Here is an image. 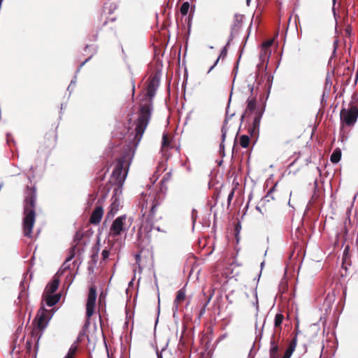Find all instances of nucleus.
I'll list each match as a JSON object with an SVG mask.
<instances>
[{"label":"nucleus","mask_w":358,"mask_h":358,"mask_svg":"<svg viewBox=\"0 0 358 358\" xmlns=\"http://www.w3.org/2000/svg\"><path fill=\"white\" fill-rule=\"evenodd\" d=\"M135 259H136V263L139 264L140 261H141V254L140 253L136 254Z\"/></svg>","instance_id":"obj_39"},{"label":"nucleus","mask_w":358,"mask_h":358,"mask_svg":"<svg viewBox=\"0 0 358 358\" xmlns=\"http://www.w3.org/2000/svg\"><path fill=\"white\" fill-rule=\"evenodd\" d=\"M239 143L242 148H248L249 145V143H250L249 136L247 135L241 136Z\"/></svg>","instance_id":"obj_25"},{"label":"nucleus","mask_w":358,"mask_h":358,"mask_svg":"<svg viewBox=\"0 0 358 358\" xmlns=\"http://www.w3.org/2000/svg\"><path fill=\"white\" fill-rule=\"evenodd\" d=\"M259 130V129L253 127V126L250 125L248 128V133L250 134L252 138H255L258 136Z\"/></svg>","instance_id":"obj_31"},{"label":"nucleus","mask_w":358,"mask_h":358,"mask_svg":"<svg viewBox=\"0 0 358 358\" xmlns=\"http://www.w3.org/2000/svg\"><path fill=\"white\" fill-rule=\"evenodd\" d=\"M109 255H110V250H108V249H104L102 252H101V262H104L106 261L108 257H109Z\"/></svg>","instance_id":"obj_33"},{"label":"nucleus","mask_w":358,"mask_h":358,"mask_svg":"<svg viewBox=\"0 0 358 358\" xmlns=\"http://www.w3.org/2000/svg\"><path fill=\"white\" fill-rule=\"evenodd\" d=\"M261 118H262V114L260 113L257 112L253 118L252 123L251 125L253 126V127H255V128L259 129V124H260Z\"/></svg>","instance_id":"obj_24"},{"label":"nucleus","mask_w":358,"mask_h":358,"mask_svg":"<svg viewBox=\"0 0 358 358\" xmlns=\"http://www.w3.org/2000/svg\"><path fill=\"white\" fill-rule=\"evenodd\" d=\"M127 217L126 215H123L117 217L115 220H113L110 228V235L113 237H117L122 232L126 231V220Z\"/></svg>","instance_id":"obj_7"},{"label":"nucleus","mask_w":358,"mask_h":358,"mask_svg":"<svg viewBox=\"0 0 358 358\" xmlns=\"http://www.w3.org/2000/svg\"><path fill=\"white\" fill-rule=\"evenodd\" d=\"M104 175L105 174H103L102 176L100 177V180H103V179L104 178Z\"/></svg>","instance_id":"obj_45"},{"label":"nucleus","mask_w":358,"mask_h":358,"mask_svg":"<svg viewBox=\"0 0 358 358\" xmlns=\"http://www.w3.org/2000/svg\"><path fill=\"white\" fill-rule=\"evenodd\" d=\"M159 80L160 78L157 73L151 76L148 79L147 92L145 98L142 99L140 103L138 118L134 122L136 125L134 141L136 144L141 141L150 120L152 111V99L159 87Z\"/></svg>","instance_id":"obj_1"},{"label":"nucleus","mask_w":358,"mask_h":358,"mask_svg":"<svg viewBox=\"0 0 358 358\" xmlns=\"http://www.w3.org/2000/svg\"><path fill=\"white\" fill-rule=\"evenodd\" d=\"M59 285V278L54 276L53 279L49 282L45 289V294H52L55 293L58 289Z\"/></svg>","instance_id":"obj_13"},{"label":"nucleus","mask_w":358,"mask_h":358,"mask_svg":"<svg viewBox=\"0 0 358 358\" xmlns=\"http://www.w3.org/2000/svg\"><path fill=\"white\" fill-rule=\"evenodd\" d=\"M189 9V2L186 1V2H184L181 7H180V13L182 15H186L188 13V10Z\"/></svg>","instance_id":"obj_30"},{"label":"nucleus","mask_w":358,"mask_h":358,"mask_svg":"<svg viewBox=\"0 0 358 358\" xmlns=\"http://www.w3.org/2000/svg\"><path fill=\"white\" fill-rule=\"evenodd\" d=\"M75 247L71 248V253L69 256L66 258L65 262L62 265L63 270L65 271L69 268V265H67V262H70L75 256Z\"/></svg>","instance_id":"obj_26"},{"label":"nucleus","mask_w":358,"mask_h":358,"mask_svg":"<svg viewBox=\"0 0 358 358\" xmlns=\"http://www.w3.org/2000/svg\"><path fill=\"white\" fill-rule=\"evenodd\" d=\"M227 53V50L226 47H224L222 50V51H221L218 58L216 59L215 64L210 68L209 71H210L215 67V66L217 65V64L218 63L220 58L224 59L226 57Z\"/></svg>","instance_id":"obj_27"},{"label":"nucleus","mask_w":358,"mask_h":358,"mask_svg":"<svg viewBox=\"0 0 358 358\" xmlns=\"http://www.w3.org/2000/svg\"><path fill=\"white\" fill-rule=\"evenodd\" d=\"M185 299H186L185 290L183 288L179 289L176 293V296L173 301V309L175 311H177L179 308V306L185 300Z\"/></svg>","instance_id":"obj_12"},{"label":"nucleus","mask_w":358,"mask_h":358,"mask_svg":"<svg viewBox=\"0 0 358 358\" xmlns=\"http://www.w3.org/2000/svg\"><path fill=\"white\" fill-rule=\"evenodd\" d=\"M134 90H135V85H134V83H132V91H133V93L134 92Z\"/></svg>","instance_id":"obj_43"},{"label":"nucleus","mask_w":358,"mask_h":358,"mask_svg":"<svg viewBox=\"0 0 358 358\" xmlns=\"http://www.w3.org/2000/svg\"><path fill=\"white\" fill-rule=\"evenodd\" d=\"M150 210L148 214L146 215V210L143 212L144 208L147 209L148 208V199L146 200H143L141 203V213L142 216L144 220L151 224V227L148 229L147 227H144L143 225L141 227V229H143L145 231L146 237L150 241L152 240V227L156 229L157 231H160L164 234H166L169 231V225L166 222L163 221L162 224H156L154 226L155 222L157 224L159 221L163 220L162 215V208L161 203L158 198L150 199Z\"/></svg>","instance_id":"obj_2"},{"label":"nucleus","mask_w":358,"mask_h":358,"mask_svg":"<svg viewBox=\"0 0 358 358\" xmlns=\"http://www.w3.org/2000/svg\"><path fill=\"white\" fill-rule=\"evenodd\" d=\"M240 227V226H239V224H238L236 225V231H238V230H239V228H238V227Z\"/></svg>","instance_id":"obj_44"},{"label":"nucleus","mask_w":358,"mask_h":358,"mask_svg":"<svg viewBox=\"0 0 358 358\" xmlns=\"http://www.w3.org/2000/svg\"><path fill=\"white\" fill-rule=\"evenodd\" d=\"M269 358H279V354H269Z\"/></svg>","instance_id":"obj_40"},{"label":"nucleus","mask_w":358,"mask_h":358,"mask_svg":"<svg viewBox=\"0 0 358 358\" xmlns=\"http://www.w3.org/2000/svg\"><path fill=\"white\" fill-rule=\"evenodd\" d=\"M99 243L93 248V252L91 255V262L92 264L96 265L99 258Z\"/></svg>","instance_id":"obj_22"},{"label":"nucleus","mask_w":358,"mask_h":358,"mask_svg":"<svg viewBox=\"0 0 358 358\" xmlns=\"http://www.w3.org/2000/svg\"><path fill=\"white\" fill-rule=\"evenodd\" d=\"M243 20V15L240 14H236L234 15V24L233 25V29H238Z\"/></svg>","instance_id":"obj_23"},{"label":"nucleus","mask_w":358,"mask_h":358,"mask_svg":"<svg viewBox=\"0 0 358 358\" xmlns=\"http://www.w3.org/2000/svg\"><path fill=\"white\" fill-rule=\"evenodd\" d=\"M103 209L101 206H96L92 211L90 218V222L93 224H98L103 217Z\"/></svg>","instance_id":"obj_11"},{"label":"nucleus","mask_w":358,"mask_h":358,"mask_svg":"<svg viewBox=\"0 0 358 358\" xmlns=\"http://www.w3.org/2000/svg\"><path fill=\"white\" fill-rule=\"evenodd\" d=\"M90 58L91 57H90L88 59H86V60L80 64V67H82Z\"/></svg>","instance_id":"obj_42"},{"label":"nucleus","mask_w":358,"mask_h":358,"mask_svg":"<svg viewBox=\"0 0 358 358\" xmlns=\"http://www.w3.org/2000/svg\"><path fill=\"white\" fill-rule=\"evenodd\" d=\"M279 337H277L275 334H273L271 338L270 341V350L269 354H279V345H278Z\"/></svg>","instance_id":"obj_14"},{"label":"nucleus","mask_w":358,"mask_h":358,"mask_svg":"<svg viewBox=\"0 0 358 358\" xmlns=\"http://www.w3.org/2000/svg\"><path fill=\"white\" fill-rule=\"evenodd\" d=\"M57 132L54 129H51L44 136V146L48 148H53L57 143Z\"/></svg>","instance_id":"obj_9"},{"label":"nucleus","mask_w":358,"mask_h":358,"mask_svg":"<svg viewBox=\"0 0 358 358\" xmlns=\"http://www.w3.org/2000/svg\"><path fill=\"white\" fill-rule=\"evenodd\" d=\"M112 203L110 206V209L106 214V220H109L115 216L117 212L120 209V201L117 199V196H113L112 197Z\"/></svg>","instance_id":"obj_10"},{"label":"nucleus","mask_w":358,"mask_h":358,"mask_svg":"<svg viewBox=\"0 0 358 358\" xmlns=\"http://www.w3.org/2000/svg\"><path fill=\"white\" fill-rule=\"evenodd\" d=\"M274 191V187L271 188L269 192H268L267 195H266V197H269V196H271V194L273 193V192Z\"/></svg>","instance_id":"obj_41"},{"label":"nucleus","mask_w":358,"mask_h":358,"mask_svg":"<svg viewBox=\"0 0 358 358\" xmlns=\"http://www.w3.org/2000/svg\"><path fill=\"white\" fill-rule=\"evenodd\" d=\"M107 23V21L105 20L104 22H103V24H106Z\"/></svg>","instance_id":"obj_48"},{"label":"nucleus","mask_w":358,"mask_h":358,"mask_svg":"<svg viewBox=\"0 0 358 358\" xmlns=\"http://www.w3.org/2000/svg\"><path fill=\"white\" fill-rule=\"evenodd\" d=\"M234 195V189H232L227 197L228 204L229 205Z\"/></svg>","instance_id":"obj_35"},{"label":"nucleus","mask_w":358,"mask_h":358,"mask_svg":"<svg viewBox=\"0 0 358 358\" xmlns=\"http://www.w3.org/2000/svg\"><path fill=\"white\" fill-rule=\"evenodd\" d=\"M83 237V234L80 231H77L75 234V241H79Z\"/></svg>","instance_id":"obj_36"},{"label":"nucleus","mask_w":358,"mask_h":358,"mask_svg":"<svg viewBox=\"0 0 358 358\" xmlns=\"http://www.w3.org/2000/svg\"><path fill=\"white\" fill-rule=\"evenodd\" d=\"M284 315L282 313H277L274 319V327L280 331L282 329L281 324L284 320Z\"/></svg>","instance_id":"obj_20"},{"label":"nucleus","mask_w":358,"mask_h":358,"mask_svg":"<svg viewBox=\"0 0 358 358\" xmlns=\"http://www.w3.org/2000/svg\"><path fill=\"white\" fill-rule=\"evenodd\" d=\"M138 236L139 238L141 237V234L140 231L138 233Z\"/></svg>","instance_id":"obj_47"},{"label":"nucleus","mask_w":358,"mask_h":358,"mask_svg":"<svg viewBox=\"0 0 358 358\" xmlns=\"http://www.w3.org/2000/svg\"><path fill=\"white\" fill-rule=\"evenodd\" d=\"M96 296V289L95 286L90 287L86 303V318L87 320H90L94 314Z\"/></svg>","instance_id":"obj_8"},{"label":"nucleus","mask_w":358,"mask_h":358,"mask_svg":"<svg viewBox=\"0 0 358 358\" xmlns=\"http://www.w3.org/2000/svg\"><path fill=\"white\" fill-rule=\"evenodd\" d=\"M26 194L24 207L23 234L24 236L31 238L36 219V195L35 189L27 187Z\"/></svg>","instance_id":"obj_3"},{"label":"nucleus","mask_w":358,"mask_h":358,"mask_svg":"<svg viewBox=\"0 0 358 358\" xmlns=\"http://www.w3.org/2000/svg\"><path fill=\"white\" fill-rule=\"evenodd\" d=\"M344 264H347L348 266H350L352 264L350 255H347L346 257L345 255H343V267H344Z\"/></svg>","instance_id":"obj_34"},{"label":"nucleus","mask_w":358,"mask_h":358,"mask_svg":"<svg viewBox=\"0 0 358 358\" xmlns=\"http://www.w3.org/2000/svg\"><path fill=\"white\" fill-rule=\"evenodd\" d=\"M131 160V157L129 153L123 155L117 159V163L112 173L110 180V182H113L117 185L115 189V194L122 187L127 175Z\"/></svg>","instance_id":"obj_4"},{"label":"nucleus","mask_w":358,"mask_h":358,"mask_svg":"<svg viewBox=\"0 0 358 358\" xmlns=\"http://www.w3.org/2000/svg\"><path fill=\"white\" fill-rule=\"evenodd\" d=\"M213 295V292H212V293L209 295V296L207 299V301H206V303L203 304L202 308L201 309L199 315V317H201L205 313L206 308L207 306L208 305L210 301L211 300Z\"/></svg>","instance_id":"obj_29"},{"label":"nucleus","mask_w":358,"mask_h":358,"mask_svg":"<svg viewBox=\"0 0 358 358\" xmlns=\"http://www.w3.org/2000/svg\"><path fill=\"white\" fill-rule=\"evenodd\" d=\"M171 138L168 134H164L162 136V150L166 151L168 150L171 145Z\"/></svg>","instance_id":"obj_19"},{"label":"nucleus","mask_w":358,"mask_h":358,"mask_svg":"<svg viewBox=\"0 0 358 358\" xmlns=\"http://www.w3.org/2000/svg\"><path fill=\"white\" fill-rule=\"evenodd\" d=\"M247 107L245 111L244 116H249L256 109V99L254 97H249L247 101Z\"/></svg>","instance_id":"obj_15"},{"label":"nucleus","mask_w":358,"mask_h":358,"mask_svg":"<svg viewBox=\"0 0 358 358\" xmlns=\"http://www.w3.org/2000/svg\"><path fill=\"white\" fill-rule=\"evenodd\" d=\"M343 255H345V257L347 255H350V246L348 245L345 246L343 250Z\"/></svg>","instance_id":"obj_37"},{"label":"nucleus","mask_w":358,"mask_h":358,"mask_svg":"<svg viewBox=\"0 0 358 358\" xmlns=\"http://www.w3.org/2000/svg\"><path fill=\"white\" fill-rule=\"evenodd\" d=\"M358 117V96L353 95L348 108H342L340 112L341 127H352Z\"/></svg>","instance_id":"obj_5"},{"label":"nucleus","mask_w":358,"mask_h":358,"mask_svg":"<svg viewBox=\"0 0 358 358\" xmlns=\"http://www.w3.org/2000/svg\"><path fill=\"white\" fill-rule=\"evenodd\" d=\"M226 134H227V131L225 130V129L224 127L222 128V143L220 145V153L222 154V155H224V141L225 140V137H226Z\"/></svg>","instance_id":"obj_28"},{"label":"nucleus","mask_w":358,"mask_h":358,"mask_svg":"<svg viewBox=\"0 0 358 358\" xmlns=\"http://www.w3.org/2000/svg\"><path fill=\"white\" fill-rule=\"evenodd\" d=\"M77 352L76 346H71L69 350V352L64 358H74Z\"/></svg>","instance_id":"obj_32"},{"label":"nucleus","mask_w":358,"mask_h":358,"mask_svg":"<svg viewBox=\"0 0 358 358\" xmlns=\"http://www.w3.org/2000/svg\"><path fill=\"white\" fill-rule=\"evenodd\" d=\"M273 43L272 41H267L263 43L264 48L270 47Z\"/></svg>","instance_id":"obj_38"},{"label":"nucleus","mask_w":358,"mask_h":358,"mask_svg":"<svg viewBox=\"0 0 358 358\" xmlns=\"http://www.w3.org/2000/svg\"><path fill=\"white\" fill-rule=\"evenodd\" d=\"M110 20H111V21H113V20H115V17H111V18H110Z\"/></svg>","instance_id":"obj_46"},{"label":"nucleus","mask_w":358,"mask_h":358,"mask_svg":"<svg viewBox=\"0 0 358 358\" xmlns=\"http://www.w3.org/2000/svg\"><path fill=\"white\" fill-rule=\"evenodd\" d=\"M116 9V5L113 2H107L104 4L103 8V13L101 17H107L108 15L113 14V11Z\"/></svg>","instance_id":"obj_17"},{"label":"nucleus","mask_w":358,"mask_h":358,"mask_svg":"<svg viewBox=\"0 0 358 358\" xmlns=\"http://www.w3.org/2000/svg\"><path fill=\"white\" fill-rule=\"evenodd\" d=\"M297 345V338L294 337L289 343L287 350L282 358H290Z\"/></svg>","instance_id":"obj_16"},{"label":"nucleus","mask_w":358,"mask_h":358,"mask_svg":"<svg viewBox=\"0 0 358 358\" xmlns=\"http://www.w3.org/2000/svg\"><path fill=\"white\" fill-rule=\"evenodd\" d=\"M51 312L45 308L39 310L34 321V327L31 331V336L34 338L37 341L41 338L43 331L46 328L48 322L51 319Z\"/></svg>","instance_id":"obj_6"},{"label":"nucleus","mask_w":358,"mask_h":358,"mask_svg":"<svg viewBox=\"0 0 358 358\" xmlns=\"http://www.w3.org/2000/svg\"><path fill=\"white\" fill-rule=\"evenodd\" d=\"M341 159V150L336 148L334 150L330 157V160L333 164H337Z\"/></svg>","instance_id":"obj_21"},{"label":"nucleus","mask_w":358,"mask_h":358,"mask_svg":"<svg viewBox=\"0 0 358 358\" xmlns=\"http://www.w3.org/2000/svg\"><path fill=\"white\" fill-rule=\"evenodd\" d=\"M60 294H46L45 302L48 306H53L55 305L60 299Z\"/></svg>","instance_id":"obj_18"}]
</instances>
